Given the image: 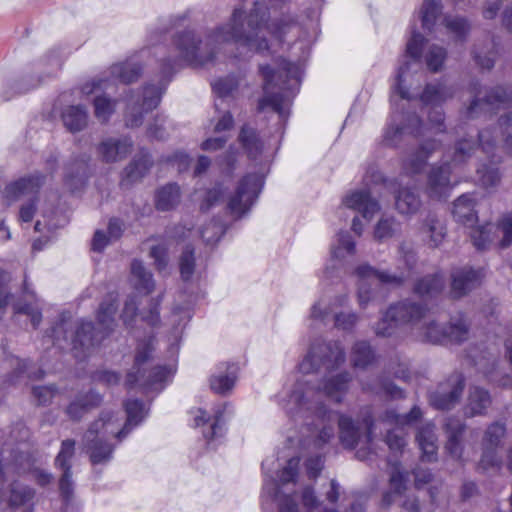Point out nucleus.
Here are the masks:
<instances>
[{
	"mask_svg": "<svg viewBox=\"0 0 512 512\" xmlns=\"http://www.w3.org/2000/svg\"><path fill=\"white\" fill-rule=\"evenodd\" d=\"M421 206L419 196L409 188L399 190L396 195V208L401 214H414Z\"/></svg>",
	"mask_w": 512,
	"mask_h": 512,
	"instance_id": "38",
	"label": "nucleus"
},
{
	"mask_svg": "<svg viewBox=\"0 0 512 512\" xmlns=\"http://www.w3.org/2000/svg\"><path fill=\"white\" fill-rule=\"evenodd\" d=\"M180 190L176 184H168L160 188L156 195V207L161 211H168L178 205Z\"/></svg>",
	"mask_w": 512,
	"mask_h": 512,
	"instance_id": "33",
	"label": "nucleus"
},
{
	"mask_svg": "<svg viewBox=\"0 0 512 512\" xmlns=\"http://www.w3.org/2000/svg\"><path fill=\"white\" fill-rule=\"evenodd\" d=\"M237 81L234 77L219 79L212 84V88L219 96L224 97L230 94L236 87Z\"/></svg>",
	"mask_w": 512,
	"mask_h": 512,
	"instance_id": "57",
	"label": "nucleus"
},
{
	"mask_svg": "<svg viewBox=\"0 0 512 512\" xmlns=\"http://www.w3.org/2000/svg\"><path fill=\"white\" fill-rule=\"evenodd\" d=\"M125 409L127 420L121 430L118 429L120 426L118 419L105 413L86 432L85 441L93 464L104 463L111 458L113 448L104 441L108 436L111 435L121 439L133 427L137 426L146 415L144 405L138 400L127 401Z\"/></svg>",
	"mask_w": 512,
	"mask_h": 512,
	"instance_id": "3",
	"label": "nucleus"
},
{
	"mask_svg": "<svg viewBox=\"0 0 512 512\" xmlns=\"http://www.w3.org/2000/svg\"><path fill=\"white\" fill-rule=\"evenodd\" d=\"M151 351L152 340H149V342L145 344L142 348L139 347L135 357V366L137 368V374L142 373V366L149 360Z\"/></svg>",
	"mask_w": 512,
	"mask_h": 512,
	"instance_id": "61",
	"label": "nucleus"
},
{
	"mask_svg": "<svg viewBox=\"0 0 512 512\" xmlns=\"http://www.w3.org/2000/svg\"><path fill=\"white\" fill-rule=\"evenodd\" d=\"M417 441L422 451V459L429 462L435 460L438 446L434 426L427 424L422 427L417 434Z\"/></svg>",
	"mask_w": 512,
	"mask_h": 512,
	"instance_id": "27",
	"label": "nucleus"
},
{
	"mask_svg": "<svg viewBox=\"0 0 512 512\" xmlns=\"http://www.w3.org/2000/svg\"><path fill=\"white\" fill-rule=\"evenodd\" d=\"M340 430V440L347 448H353L360 438V426L355 425L352 419L341 416L338 420Z\"/></svg>",
	"mask_w": 512,
	"mask_h": 512,
	"instance_id": "37",
	"label": "nucleus"
},
{
	"mask_svg": "<svg viewBox=\"0 0 512 512\" xmlns=\"http://www.w3.org/2000/svg\"><path fill=\"white\" fill-rule=\"evenodd\" d=\"M472 150V145L467 140L460 141L454 151L452 163L453 165H457L463 162L467 156H469L470 151Z\"/></svg>",
	"mask_w": 512,
	"mask_h": 512,
	"instance_id": "60",
	"label": "nucleus"
},
{
	"mask_svg": "<svg viewBox=\"0 0 512 512\" xmlns=\"http://www.w3.org/2000/svg\"><path fill=\"white\" fill-rule=\"evenodd\" d=\"M475 365L478 370L486 377L490 382L496 383L500 386H509L512 383L511 378L508 375H502L497 367L496 360L489 356L483 355L475 361Z\"/></svg>",
	"mask_w": 512,
	"mask_h": 512,
	"instance_id": "24",
	"label": "nucleus"
},
{
	"mask_svg": "<svg viewBox=\"0 0 512 512\" xmlns=\"http://www.w3.org/2000/svg\"><path fill=\"white\" fill-rule=\"evenodd\" d=\"M173 374L172 368L162 367V366H156L152 368L149 374V379L146 381L140 380V384L143 386L153 387L157 385L158 383L164 382L168 377H170ZM143 378V375H140L138 379Z\"/></svg>",
	"mask_w": 512,
	"mask_h": 512,
	"instance_id": "53",
	"label": "nucleus"
},
{
	"mask_svg": "<svg viewBox=\"0 0 512 512\" xmlns=\"http://www.w3.org/2000/svg\"><path fill=\"white\" fill-rule=\"evenodd\" d=\"M260 72L263 76L264 85V96L259 101L258 110L264 111L267 108L277 112L281 117L287 115V107L289 106V100L286 99L282 94L274 93V90H285L284 81L281 80L283 75L286 79L299 82L300 68L294 63L282 60L277 71L273 70L269 66H260Z\"/></svg>",
	"mask_w": 512,
	"mask_h": 512,
	"instance_id": "5",
	"label": "nucleus"
},
{
	"mask_svg": "<svg viewBox=\"0 0 512 512\" xmlns=\"http://www.w3.org/2000/svg\"><path fill=\"white\" fill-rule=\"evenodd\" d=\"M448 433V442L446 450L455 459L462 458V446L460 443V436L463 432L464 426L458 420H450L446 424Z\"/></svg>",
	"mask_w": 512,
	"mask_h": 512,
	"instance_id": "31",
	"label": "nucleus"
},
{
	"mask_svg": "<svg viewBox=\"0 0 512 512\" xmlns=\"http://www.w3.org/2000/svg\"><path fill=\"white\" fill-rule=\"evenodd\" d=\"M155 260L158 269H162L166 265V248L162 245L153 246L150 252Z\"/></svg>",
	"mask_w": 512,
	"mask_h": 512,
	"instance_id": "64",
	"label": "nucleus"
},
{
	"mask_svg": "<svg viewBox=\"0 0 512 512\" xmlns=\"http://www.w3.org/2000/svg\"><path fill=\"white\" fill-rule=\"evenodd\" d=\"M263 186V177L259 174H249L245 176L238 184L234 195L228 202V207L232 214L241 216L246 213L253 205L261 188Z\"/></svg>",
	"mask_w": 512,
	"mask_h": 512,
	"instance_id": "8",
	"label": "nucleus"
},
{
	"mask_svg": "<svg viewBox=\"0 0 512 512\" xmlns=\"http://www.w3.org/2000/svg\"><path fill=\"white\" fill-rule=\"evenodd\" d=\"M390 465V492L384 495L383 502L390 505L395 501L396 497L402 496L407 489V474L401 470L398 463L389 462Z\"/></svg>",
	"mask_w": 512,
	"mask_h": 512,
	"instance_id": "23",
	"label": "nucleus"
},
{
	"mask_svg": "<svg viewBox=\"0 0 512 512\" xmlns=\"http://www.w3.org/2000/svg\"><path fill=\"white\" fill-rule=\"evenodd\" d=\"M299 466V459L292 458L288 461L287 466L281 471L279 475V481L281 484L288 483L294 480L297 475V470Z\"/></svg>",
	"mask_w": 512,
	"mask_h": 512,
	"instance_id": "59",
	"label": "nucleus"
},
{
	"mask_svg": "<svg viewBox=\"0 0 512 512\" xmlns=\"http://www.w3.org/2000/svg\"><path fill=\"white\" fill-rule=\"evenodd\" d=\"M397 231V224L393 219H381L375 228L374 236L377 240H385Z\"/></svg>",
	"mask_w": 512,
	"mask_h": 512,
	"instance_id": "55",
	"label": "nucleus"
},
{
	"mask_svg": "<svg viewBox=\"0 0 512 512\" xmlns=\"http://www.w3.org/2000/svg\"><path fill=\"white\" fill-rule=\"evenodd\" d=\"M469 335V325L462 316L452 318L447 326V341L460 343L465 341Z\"/></svg>",
	"mask_w": 512,
	"mask_h": 512,
	"instance_id": "43",
	"label": "nucleus"
},
{
	"mask_svg": "<svg viewBox=\"0 0 512 512\" xmlns=\"http://www.w3.org/2000/svg\"><path fill=\"white\" fill-rule=\"evenodd\" d=\"M342 205L344 208L359 212L367 221H370L380 209L378 202L371 198L369 191L366 189L348 193L343 198Z\"/></svg>",
	"mask_w": 512,
	"mask_h": 512,
	"instance_id": "14",
	"label": "nucleus"
},
{
	"mask_svg": "<svg viewBox=\"0 0 512 512\" xmlns=\"http://www.w3.org/2000/svg\"><path fill=\"white\" fill-rule=\"evenodd\" d=\"M491 400L487 391L478 387L471 389L469 393L468 403L466 406V414L475 416L482 414L490 405Z\"/></svg>",
	"mask_w": 512,
	"mask_h": 512,
	"instance_id": "36",
	"label": "nucleus"
},
{
	"mask_svg": "<svg viewBox=\"0 0 512 512\" xmlns=\"http://www.w3.org/2000/svg\"><path fill=\"white\" fill-rule=\"evenodd\" d=\"M444 287V279L440 274L427 276L421 279L415 287L417 294L421 296L433 295L441 291Z\"/></svg>",
	"mask_w": 512,
	"mask_h": 512,
	"instance_id": "47",
	"label": "nucleus"
},
{
	"mask_svg": "<svg viewBox=\"0 0 512 512\" xmlns=\"http://www.w3.org/2000/svg\"><path fill=\"white\" fill-rule=\"evenodd\" d=\"M101 402L99 394L91 392L76 401H73L67 408L68 415L74 419H80L91 408L96 407Z\"/></svg>",
	"mask_w": 512,
	"mask_h": 512,
	"instance_id": "34",
	"label": "nucleus"
},
{
	"mask_svg": "<svg viewBox=\"0 0 512 512\" xmlns=\"http://www.w3.org/2000/svg\"><path fill=\"white\" fill-rule=\"evenodd\" d=\"M405 326H409L421 341H447V327H440L421 306L410 302L390 306L376 324L375 333L378 336L389 337Z\"/></svg>",
	"mask_w": 512,
	"mask_h": 512,
	"instance_id": "2",
	"label": "nucleus"
},
{
	"mask_svg": "<svg viewBox=\"0 0 512 512\" xmlns=\"http://www.w3.org/2000/svg\"><path fill=\"white\" fill-rule=\"evenodd\" d=\"M451 164L445 162L442 166L433 167L428 175L427 193L431 198L447 197L454 184L450 179Z\"/></svg>",
	"mask_w": 512,
	"mask_h": 512,
	"instance_id": "15",
	"label": "nucleus"
},
{
	"mask_svg": "<svg viewBox=\"0 0 512 512\" xmlns=\"http://www.w3.org/2000/svg\"><path fill=\"white\" fill-rule=\"evenodd\" d=\"M150 166V158L147 155H144L141 159L135 160L127 167V177L132 181L137 180L144 175V173L150 168Z\"/></svg>",
	"mask_w": 512,
	"mask_h": 512,
	"instance_id": "54",
	"label": "nucleus"
},
{
	"mask_svg": "<svg viewBox=\"0 0 512 512\" xmlns=\"http://www.w3.org/2000/svg\"><path fill=\"white\" fill-rule=\"evenodd\" d=\"M55 391L51 386H39L33 388V395L39 404H46L54 397Z\"/></svg>",
	"mask_w": 512,
	"mask_h": 512,
	"instance_id": "62",
	"label": "nucleus"
},
{
	"mask_svg": "<svg viewBox=\"0 0 512 512\" xmlns=\"http://www.w3.org/2000/svg\"><path fill=\"white\" fill-rule=\"evenodd\" d=\"M194 271V256L193 250L187 247L180 258V272L182 277L187 280L191 277Z\"/></svg>",
	"mask_w": 512,
	"mask_h": 512,
	"instance_id": "56",
	"label": "nucleus"
},
{
	"mask_svg": "<svg viewBox=\"0 0 512 512\" xmlns=\"http://www.w3.org/2000/svg\"><path fill=\"white\" fill-rule=\"evenodd\" d=\"M222 196L223 191L222 188L219 186L206 191L204 194V198L200 203V209L203 211L208 210L210 207L219 202L222 199Z\"/></svg>",
	"mask_w": 512,
	"mask_h": 512,
	"instance_id": "58",
	"label": "nucleus"
},
{
	"mask_svg": "<svg viewBox=\"0 0 512 512\" xmlns=\"http://www.w3.org/2000/svg\"><path fill=\"white\" fill-rule=\"evenodd\" d=\"M449 97H451L450 89L442 84H437L427 85L420 99L424 105L436 107Z\"/></svg>",
	"mask_w": 512,
	"mask_h": 512,
	"instance_id": "42",
	"label": "nucleus"
},
{
	"mask_svg": "<svg viewBox=\"0 0 512 512\" xmlns=\"http://www.w3.org/2000/svg\"><path fill=\"white\" fill-rule=\"evenodd\" d=\"M263 509H267L269 502L277 503L280 512H298L297 505L289 496H281L278 484L273 480H265L263 485Z\"/></svg>",
	"mask_w": 512,
	"mask_h": 512,
	"instance_id": "21",
	"label": "nucleus"
},
{
	"mask_svg": "<svg viewBox=\"0 0 512 512\" xmlns=\"http://www.w3.org/2000/svg\"><path fill=\"white\" fill-rule=\"evenodd\" d=\"M445 25L449 30L457 33L458 35H462L467 29L466 21L461 18H445Z\"/></svg>",
	"mask_w": 512,
	"mask_h": 512,
	"instance_id": "63",
	"label": "nucleus"
},
{
	"mask_svg": "<svg viewBox=\"0 0 512 512\" xmlns=\"http://www.w3.org/2000/svg\"><path fill=\"white\" fill-rule=\"evenodd\" d=\"M421 233L429 246L438 247L445 238L446 229L441 220L429 216L421 228Z\"/></svg>",
	"mask_w": 512,
	"mask_h": 512,
	"instance_id": "28",
	"label": "nucleus"
},
{
	"mask_svg": "<svg viewBox=\"0 0 512 512\" xmlns=\"http://www.w3.org/2000/svg\"><path fill=\"white\" fill-rule=\"evenodd\" d=\"M131 140L108 138L100 143L98 152L106 162H116L125 158L131 151Z\"/></svg>",
	"mask_w": 512,
	"mask_h": 512,
	"instance_id": "20",
	"label": "nucleus"
},
{
	"mask_svg": "<svg viewBox=\"0 0 512 512\" xmlns=\"http://www.w3.org/2000/svg\"><path fill=\"white\" fill-rule=\"evenodd\" d=\"M239 140L249 158H256L261 154L263 145L254 129L248 126L242 127Z\"/></svg>",
	"mask_w": 512,
	"mask_h": 512,
	"instance_id": "41",
	"label": "nucleus"
},
{
	"mask_svg": "<svg viewBox=\"0 0 512 512\" xmlns=\"http://www.w3.org/2000/svg\"><path fill=\"white\" fill-rule=\"evenodd\" d=\"M441 12V5L435 0H424L420 8V16L424 29L431 30Z\"/></svg>",
	"mask_w": 512,
	"mask_h": 512,
	"instance_id": "46",
	"label": "nucleus"
},
{
	"mask_svg": "<svg viewBox=\"0 0 512 512\" xmlns=\"http://www.w3.org/2000/svg\"><path fill=\"white\" fill-rule=\"evenodd\" d=\"M248 5H253L249 14L236 8L230 22L209 34L205 42L196 39L191 31L178 35L175 46L179 58L194 66H205L213 62L215 50L222 45H234L242 49L240 54L250 51L261 53L281 45L288 34L300 30L291 20L268 22L267 9L261 3L249 1L245 7Z\"/></svg>",
	"mask_w": 512,
	"mask_h": 512,
	"instance_id": "1",
	"label": "nucleus"
},
{
	"mask_svg": "<svg viewBox=\"0 0 512 512\" xmlns=\"http://www.w3.org/2000/svg\"><path fill=\"white\" fill-rule=\"evenodd\" d=\"M162 95V89L156 86H148L145 87L142 97V103L139 104V100H134L133 98L128 100V105H133L131 107L132 111L127 114L126 123L130 127H136L141 124V116L138 117L136 113L139 112V108L147 111H150L156 108L160 102V98Z\"/></svg>",
	"mask_w": 512,
	"mask_h": 512,
	"instance_id": "17",
	"label": "nucleus"
},
{
	"mask_svg": "<svg viewBox=\"0 0 512 512\" xmlns=\"http://www.w3.org/2000/svg\"><path fill=\"white\" fill-rule=\"evenodd\" d=\"M510 101H512V92L508 93L505 88L497 87L483 102L479 96H477L469 107V114H473L478 108L483 109L484 106L500 105Z\"/></svg>",
	"mask_w": 512,
	"mask_h": 512,
	"instance_id": "40",
	"label": "nucleus"
},
{
	"mask_svg": "<svg viewBox=\"0 0 512 512\" xmlns=\"http://www.w3.org/2000/svg\"><path fill=\"white\" fill-rule=\"evenodd\" d=\"M237 367L234 364L228 365L225 373L214 374L210 379V386L216 393L224 394L231 390L235 384Z\"/></svg>",
	"mask_w": 512,
	"mask_h": 512,
	"instance_id": "32",
	"label": "nucleus"
},
{
	"mask_svg": "<svg viewBox=\"0 0 512 512\" xmlns=\"http://www.w3.org/2000/svg\"><path fill=\"white\" fill-rule=\"evenodd\" d=\"M348 381L347 374L337 375L328 380L323 390L315 388L312 385V379L299 382L296 390L290 396L287 410L289 413L302 414L304 417L315 415L324 422L327 412L322 405L323 399L328 397L339 402L347 390Z\"/></svg>",
	"mask_w": 512,
	"mask_h": 512,
	"instance_id": "4",
	"label": "nucleus"
},
{
	"mask_svg": "<svg viewBox=\"0 0 512 512\" xmlns=\"http://www.w3.org/2000/svg\"><path fill=\"white\" fill-rule=\"evenodd\" d=\"M446 58V51L439 46L431 45L425 55L427 67L437 72L443 65Z\"/></svg>",
	"mask_w": 512,
	"mask_h": 512,
	"instance_id": "50",
	"label": "nucleus"
},
{
	"mask_svg": "<svg viewBox=\"0 0 512 512\" xmlns=\"http://www.w3.org/2000/svg\"><path fill=\"white\" fill-rule=\"evenodd\" d=\"M483 276L480 270L469 267L455 269L451 275V293L453 297H462L476 288L481 283Z\"/></svg>",
	"mask_w": 512,
	"mask_h": 512,
	"instance_id": "16",
	"label": "nucleus"
},
{
	"mask_svg": "<svg viewBox=\"0 0 512 512\" xmlns=\"http://www.w3.org/2000/svg\"><path fill=\"white\" fill-rule=\"evenodd\" d=\"M464 383L461 375L452 376L447 383L442 384L439 390L430 396L431 404L437 409H450L458 401Z\"/></svg>",
	"mask_w": 512,
	"mask_h": 512,
	"instance_id": "13",
	"label": "nucleus"
},
{
	"mask_svg": "<svg viewBox=\"0 0 512 512\" xmlns=\"http://www.w3.org/2000/svg\"><path fill=\"white\" fill-rule=\"evenodd\" d=\"M478 181L486 189L496 187L500 182V174L497 168L483 166L477 170Z\"/></svg>",
	"mask_w": 512,
	"mask_h": 512,
	"instance_id": "51",
	"label": "nucleus"
},
{
	"mask_svg": "<svg viewBox=\"0 0 512 512\" xmlns=\"http://www.w3.org/2000/svg\"><path fill=\"white\" fill-rule=\"evenodd\" d=\"M140 71L141 69L139 66L130 62L114 64L111 67V74L113 77L123 83H131L135 81L139 77Z\"/></svg>",
	"mask_w": 512,
	"mask_h": 512,
	"instance_id": "45",
	"label": "nucleus"
},
{
	"mask_svg": "<svg viewBox=\"0 0 512 512\" xmlns=\"http://www.w3.org/2000/svg\"><path fill=\"white\" fill-rule=\"evenodd\" d=\"M115 104L105 96H97L94 100L95 116L98 120L105 122L114 112Z\"/></svg>",
	"mask_w": 512,
	"mask_h": 512,
	"instance_id": "52",
	"label": "nucleus"
},
{
	"mask_svg": "<svg viewBox=\"0 0 512 512\" xmlns=\"http://www.w3.org/2000/svg\"><path fill=\"white\" fill-rule=\"evenodd\" d=\"M420 124L419 119L416 116H409L408 124L404 126H389L384 134V141L388 145H396L397 139L400 135L406 133H414V131L418 130V126Z\"/></svg>",
	"mask_w": 512,
	"mask_h": 512,
	"instance_id": "44",
	"label": "nucleus"
},
{
	"mask_svg": "<svg viewBox=\"0 0 512 512\" xmlns=\"http://www.w3.org/2000/svg\"><path fill=\"white\" fill-rule=\"evenodd\" d=\"M437 148L436 141L428 140L421 144L419 149L410 154L403 162V172L408 176H414L423 171L426 166L427 159Z\"/></svg>",
	"mask_w": 512,
	"mask_h": 512,
	"instance_id": "19",
	"label": "nucleus"
},
{
	"mask_svg": "<svg viewBox=\"0 0 512 512\" xmlns=\"http://www.w3.org/2000/svg\"><path fill=\"white\" fill-rule=\"evenodd\" d=\"M507 435L506 426L501 422L490 424L481 439V458L478 467L483 471H499L503 464L501 450Z\"/></svg>",
	"mask_w": 512,
	"mask_h": 512,
	"instance_id": "6",
	"label": "nucleus"
},
{
	"mask_svg": "<svg viewBox=\"0 0 512 512\" xmlns=\"http://www.w3.org/2000/svg\"><path fill=\"white\" fill-rule=\"evenodd\" d=\"M453 216L457 222L472 227L477 220L474 197L470 194L460 196L454 202Z\"/></svg>",
	"mask_w": 512,
	"mask_h": 512,
	"instance_id": "22",
	"label": "nucleus"
},
{
	"mask_svg": "<svg viewBox=\"0 0 512 512\" xmlns=\"http://www.w3.org/2000/svg\"><path fill=\"white\" fill-rule=\"evenodd\" d=\"M116 295L110 294L106 300H104L99 307L97 313L98 325L102 330L108 332L112 329L114 324V315L116 312Z\"/></svg>",
	"mask_w": 512,
	"mask_h": 512,
	"instance_id": "39",
	"label": "nucleus"
},
{
	"mask_svg": "<svg viewBox=\"0 0 512 512\" xmlns=\"http://www.w3.org/2000/svg\"><path fill=\"white\" fill-rule=\"evenodd\" d=\"M373 353L366 342L356 343L352 351V362L355 367L364 368L373 360Z\"/></svg>",
	"mask_w": 512,
	"mask_h": 512,
	"instance_id": "49",
	"label": "nucleus"
},
{
	"mask_svg": "<svg viewBox=\"0 0 512 512\" xmlns=\"http://www.w3.org/2000/svg\"><path fill=\"white\" fill-rule=\"evenodd\" d=\"M421 416V411L418 407H413L409 414L399 415L394 411H387L384 417V422L387 425L395 426L393 430H388L386 436V443L392 451H400L405 446V439L402 430L405 426L412 425Z\"/></svg>",
	"mask_w": 512,
	"mask_h": 512,
	"instance_id": "10",
	"label": "nucleus"
},
{
	"mask_svg": "<svg viewBox=\"0 0 512 512\" xmlns=\"http://www.w3.org/2000/svg\"><path fill=\"white\" fill-rule=\"evenodd\" d=\"M359 278L358 298L360 306H365L370 300V288L376 283H400L404 276L391 275L379 272L368 265H361L356 269Z\"/></svg>",
	"mask_w": 512,
	"mask_h": 512,
	"instance_id": "11",
	"label": "nucleus"
},
{
	"mask_svg": "<svg viewBox=\"0 0 512 512\" xmlns=\"http://www.w3.org/2000/svg\"><path fill=\"white\" fill-rule=\"evenodd\" d=\"M73 453L74 442L65 440L62 442L61 450L56 457V465L64 471L60 480V491L65 500H68L72 495V481L68 461L73 456Z\"/></svg>",
	"mask_w": 512,
	"mask_h": 512,
	"instance_id": "18",
	"label": "nucleus"
},
{
	"mask_svg": "<svg viewBox=\"0 0 512 512\" xmlns=\"http://www.w3.org/2000/svg\"><path fill=\"white\" fill-rule=\"evenodd\" d=\"M355 243L348 233H340L336 243L332 246V256L336 259H343L354 253Z\"/></svg>",
	"mask_w": 512,
	"mask_h": 512,
	"instance_id": "48",
	"label": "nucleus"
},
{
	"mask_svg": "<svg viewBox=\"0 0 512 512\" xmlns=\"http://www.w3.org/2000/svg\"><path fill=\"white\" fill-rule=\"evenodd\" d=\"M130 281L140 294H149L154 288L152 276L141 262L135 260L131 264Z\"/></svg>",
	"mask_w": 512,
	"mask_h": 512,
	"instance_id": "29",
	"label": "nucleus"
},
{
	"mask_svg": "<svg viewBox=\"0 0 512 512\" xmlns=\"http://www.w3.org/2000/svg\"><path fill=\"white\" fill-rule=\"evenodd\" d=\"M471 238L477 249L486 248L496 238L500 239L501 247L509 246L512 243V214L505 215L497 226L487 224L473 229Z\"/></svg>",
	"mask_w": 512,
	"mask_h": 512,
	"instance_id": "9",
	"label": "nucleus"
},
{
	"mask_svg": "<svg viewBox=\"0 0 512 512\" xmlns=\"http://www.w3.org/2000/svg\"><path fill=\"white\" fill-rule=\"evenodd\" d=\"M39 185V178H22L8 184L5 188L4 195L8 202H14L19 200L22 196L33 194Z\"/></svg>",
	"mask_w": 512,
	"mask_h": 512,
	"instance_id": "25",
	"label": "nucleus"
},
{
	"mask_svg": "<svg viewBox=\"0 0 512 512\" xmlns=\"http://www.w3.org/2000/svg\"><path fill=\"white\" fill-rule=\"evenodd\" d=\"M344 362V353L338 343L331 345L321 344L312 347L308 355L299 365L303 374H310L320 367L331 372L335 367Z\"/></svg>",
	"mask_w": 512,
	"mask_h": 512,
	"instance_id": "7",
	"label": "nucleus"
},
{
	"mask_svg": "<svg viewBox=\"0 0 512 512\" xmlns=\"http://www.w3.org/2000/svg\"><path fill=\"white\" fill-rule=\"evenodd\" d=\"M186 230V232H176L180 239L185 240L187 238H194L196 235H199L206 244L211 245L215 244L224 233L222 223L216 220H212L207 226L203 227L199 231H193L191 228H187Z\"/></svg>",
	"mask_w": 512,
	"mask_h": 512,
	"instance_id": "26",
	"label": "nucleus"
},
{
	"mask_svg": "<svg viewBox=\"0 0 512 512\" xmlns=\"http://www.w3.org/2000/svg\"><path fill=\"white\" fill-rule=\"evenodd\" d=\"M87 118V112L80 106H69L62 114L63 123L71 132L82 130L87 124Z\"/></svg>",
	"mask_w": 512,
	"mask_h": 512,
	"instance_id": "35",
	"label": "nucleus"
},
{
	"mask_svg": "<svg viewBox=\"0 0 512 512\" xmlns=\"http://www.w3.org/2000/svg\"><path fill=\"white\" fill-rule=\"evenodd\" d=\"M424 44V37L420 33H413L412 37L407 43L406 53L407 56L411 58L410 61H407L404 66L399 68L397 74V85L396 91L399 93L402 99H410L411 95L409 92V88L407 84L409 83L410 78V68L411 65H419V58L422 51V46Z\"/></svg>",
	"mask_w": 512,
	"mask_h": 512,
	"instance_id": "12",
	"label": "nucleus"
},
{
	"mask_svg": "<svg viewBox=\"0 0 512 512\" xmlns=\"http://www.w3.org/2000/svg\"><path fill=\"white\" fill-rule=\"evenodd\" d=\"M104 331L95 330L91 322H82L78 328L74 340V347H86L94 346L104 338Z\"/></svg>",
	"mask_w": 512,
	"mask_h": 512,
	"instance_id": "30",
	"label": "nucleus"
}]
</instances>
